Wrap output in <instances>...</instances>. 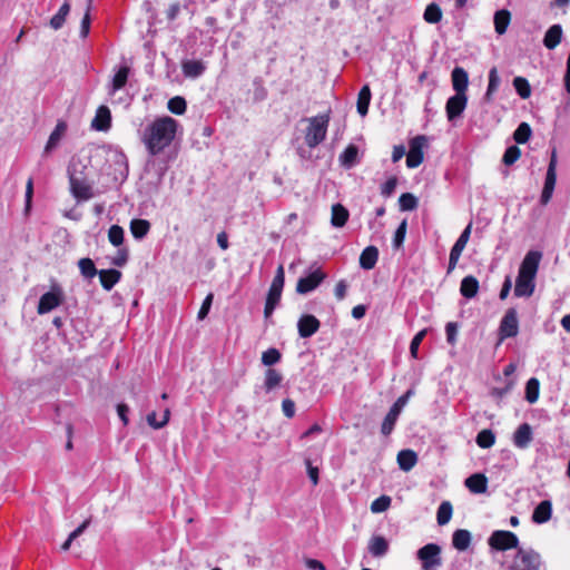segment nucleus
Instances as JSON below:
<instances>
[{
    "mask_svg": "<svg viewBox=\"0 0 570 570\" xmlns=\"http://www.w3.org/2000/svg\"><path fill=\"white\" fill-rule=\"evenodd\" d=\"M178 122L165 116L156 118L138 130L140 141L150 157L161 154L175 139Z\"/></svg>",
    "mask_w": 570,
    "mask_h": 570,
    "instance_id": "nucleus-1",
    "label": "nucleus"
},
{
    "mask_svg": "<svg viewBox=\"0 0 570 570\" xmlns=\"http://www.w3.org/2000/svg\"><path fill=\"white\" fill-rule=\"evenodd\" d=\"M541 258L542 254L538 250H529L525 254L515 279L514 295L517 297H530L533 294Z\"/></svg>",
    "mask_w": 570,
    "mask_h": 570,
    "instance_id": "nucleus-2",
    "label": "nucleus"
},
{
    "mask_svg": "<svg viewBox=\"0 0 570 570\" xmlns=\"http://www.w3.org/2000/svg\"><path fill=\"white\" fill-rule=\"evenodd\" d=\"M80 163H71L68 166L70 191L78 202L88 200L94 197L92 186L88 183Z\"/></svg>",
    "mask_w": 570,
    "mask_h": 570,
    "instance_id": "nucleus-3",
    "label": "nucleus"
},
{
    "mask_svg": "<svg viewBox=\"0 0 570 570\" xmlns=\"http://www.w3.org/2000/svg\"><path fill=\"white\" fill-rule=\"evenodd\" d=\"M328 122L330 111L308 118L305 142L309 148H315L326 138Z\"/></svg>",
    "mask_w": 570,
    "mask_h": 570,
    "instance_id": "nucleus-4",
    "label": "nucleus"
},
{
    "mask_svg": "<svg viewBox=\"0 0 570 570\" xmlns=\"http://www.w3.org/2000/svg\"><path fill=\"white\" fill-rule=\"evenodd\" d=\"M511 570H546L541 556L533 549L518 548Z\"/></svg>",
    "mask_w": 570,
    "mask_h": 570,
    "instance_id": "nucleus-5",
    "label": "nucleus"
},
{
    "mask_svg": "<svg viewBox=\"0 0 570 570\" xmlns=\"http://www.w3.org/2000/svg\"><path fill=\"white\" fill-rule=\"evenodd\" d=\"M414 394L412 389L407 390L403 395H401L390 407L387 414L385 415L382 425L381 432L383 435L387 436L392 433L395 423L401 414L403 407L407 404L410 397Z\"/></svg>",
    "mask_w": 570,
    "mask_h": 570,
    "instance_id": "nucleus-6",
    "label": "nucleus"
},
{
    "mask_svg": "<svg viewBox=\"0 0 570 570\" xmlns=\"http://www.w3.org/2000/svg\"><path fill=\"white\" fill-rule=\"evenodd\" d=\"M423 570H438L442 564L441 547L436 543H428L416 552Z\"/></svg>",
    "mask_w": 570,
    "mask_h": 570,
    "instance_id": "nucleus-7",
    "label": "nucleus"
},
{
    "mask_svg": "<svg viewBox=\"0 0 570 570\" xmlns=\"http://www.w3.org/2000/svg\"><path fill=\"white\" fill-rule=\"evenodd\" d=\"M489 546L498 551H505L509 549L519 548V539L511 531L495 530L488 539Z\"/></svg>",
    "mask_w": 570,
    "mask_h": 570,
    "instance_id": "nucleus-8",
    "label": "nucleus"
},
{
    "mask_svg": "<svg viewBox=\"0 0 570 570\" xmlns=\"http://www.w3.org/2000/svg\"><path fill=\"white\" fill-rule=\"evenodd\" d=\"M557 151L552 149L550 163L546 174L544 186L540 196V204L546 206L552 198L553 190L557 181Z\"/></svg>",
    "mask_w": 570,
    "mask_h": 570,
    "instance_id": "nucleus-9",
    "label": "nucleus"
},
{
    "mask_svg": "<svg viewBox=\"0 0 570 570\" xmlns=\"http://www.w3.org/2000/svg\"><path fill=\"white\" fill-rule=\"evenodd\" d=\"M63 301V292L59 285H53L51 289L41 295L37 312L40 315L47 314L58 307Z\"/></svg>",
    "mask_w": 570,
    "mask_h": 570,
    "instance_id": "nucleus-10",
    "label": "nucleus"
},
{
    "mask_svg": "<svg viewBox=\"0 0 570 570\" xmlns=\"http://www.w3.org/2000/svg\"><path fill=\"white\" fill-rule=\"evenodd\" d=\"M426 142L428 139L424 135H419L411 139L410 150L406 156V166L409 168H416L423 163V148L426 146Z\"/></svg>",
    "mask_w": 570,
    "mask_h": 570,
    "instance_id": "nucleus-11",
    "label": "nucleus"
},
{
    "mask_svg": "<svg viewBox=\"0 0 570 570\" xmlns=\"http://www.w3.org/2000/svg\"><path fill=\"white\" fill-rule=\"evenodd\" d=\"M471 229H472V223H469L468 226L463 229V232L459 236V238L456 239V242L454 243L453 247L451 248L450 257H449V265H448V274H450L455 268V266L460 259V256L470 239Z\"/></svg>",
    "mask_w": 570,
    "mask_h": 570,
    "instance_id": "nucleus-12",
    "label": "nucleus"
},
{
    "mask_svg": "<svg viewBox=\"0 0 570 570\" xmlns=\"http://www.w3.org/2000/svg\"><path fill=\"white\" fill-rule=\"evenodd\" d=\"M325 278L326 274L321 268H316L307 276L298 279L296 284V292L298 294H307L317 288Z\"/></svg>",
    "mask_w": 570,
    "mask_h": 570,
    "instance_id": "nucleus-13",
    "label": "nucleus"
},
{
    "mask_svg": "<svg viewBox=\"0 0 570 570\" xmlns=\"http://www.w3.org/2000/svg\"><path fill=\"white\" fill-rule=\"evenodd\" d=\"M501 338L514 337L519 332L518 312L514 307L507 309L500 323Z\"/></svg>",
    "mask_w": 570,
    "mask_h": 570,
    "instance_id": "nucleus-14",
    "label": "nucleus"
},
{
    "mask_svg": "<svg viewBox=\"0 0 570 570\" xmlns=\"http://www.w3.org/2000/svg\"><path fill=\"white\" fill-rule=\"evenodd\" d=\"M284 283H285L284 267L282 265H279L276 271V274L273 278V282L269 286L265 303L274 305V306H277L279 304Z\"/></svg>",
    "mask_w": 570,
    "mask_h": 570,
    "instance_id": "nucleus-15",
    "label": "nucleus"
},
{
    "mask_svg": "<svg viewBox=\"0 0 570 570\" xmlns=\"http://www.w3.org/2000/svg\"><path fill=\"white\" fill-rule=\"evenodd\" d=\"M468 104L466 94H455L450 97L445 105L446 117L449 121L461 117Z\"/></svg>",
    "mask_w": 570,
    "mask_h": 570,
    "instance_id": "nucleus-16",
    "label": "nucleus"
},
{
    "mask_svg": "<svg viewBox=\"0 0 570 570\" xmlns=\"http://www.w3.org/2000/svg\"><path fill=\"white\" fill-rule=\"evenodd\" d=\"M321 327V322L312 314H304L297 322L298 335L302 338L313 336Z\"/></svg>",
    "mask_w": 570,
    "mask_h": 570,
    "instance_id": "nucleus-17",
    "label": "nucleus"
},
{
    "mask_svg": "<svg viewBox=\"0 0 570 570\" xmlns=\"http://www.w3.org/2000/svg\"><path fill=\"white\" fill-rule=\"evenodd\" d=\"M533 433L529 423H522L513 434V444L519 449H527L532 442Z\"/></svg>",
    "mask_w": 570,
    "mask_h": 570,
    "instance_id": "nucleus-18",
    "label": "nucleus"
},
{
    "mask_svg": "<svg viewBox=\"0 0 570 570\" xmlns=\"http://www.w3.org/2000/svg\"><path fill=\"white\" fill-rule=\"evenodd\" d=\"M129 73L130 68L127 65L120 66L108 86V95L114 96L118 90L122 89L128 81Z\"/></svg>",
    "mask_w": 570,
    "mask_h": 570,
    "instance_id": "nucleus-19",
    "label": "nucleus"
},
{
    "mask_svg": "<svg viewBox=\"0 0 570 570\" xmlns=\"http://www.w3.org/2000/svg\"><path fill=\"white\" fill-rule=\"evenodd\" d=\"M465 487L474 494L485 493L488 490V479L482 473H474L465 479Z\"/></svg>",
    "mask_w": 570,
    "mask_h": 570,
    "instance_id": "nucleus-20",
    "label": "nucleus"
},
{
    "mask_svg": "<svg viewBox=\"0 0 570 570\" xmlns=\"http://www.w3.org/2000/svg\"><path fill=\"white\" fill-rule=\"evenodd\" d=\"M111 126V114L107 106H100L91 122V127L99 131H106Z\"/></svg>",
    "mask_w": 570,
    "mask_h": 570,
    "instance_id": "nucleus-21",
    "label": "nucleus"
},
{
    "mask_svg": "<svg viewBox=\"0 0 570 570\" xmlns=\"http://www.w3.org/2000/svg\"><path fill=\"white\" fill-rule=\"evenodd\" d=\"M206 70V65L202 60H184L181 62V71L186 78L197 79Z\"/></svg>",
    "mask_w": 570,
    "mask_h": 570,
    "instance_id": "nucleus-22",
    "label": "nucleus"
},
{
    "mask_svg": "<svg viewBox=\"0 0 570 570\" xmlns=\"http://www.w3.org/2000/svg\"><path fill=\"white\" fill-rule=\"evenodd\" d=\"M552 515V503L550 500L541 501L533 510L532 521L537 524L548 522Z\"/></svg>",
    "mask_w": 570,
    "mask_h": 570,
    "instance_id": "nucleus-23",
    "label": "nucleus"
},
{
    "mask_svg": "<svg viewBox=\"0 0 570 570\" xmlns=\"http://www.w3.org/2000/svg\"><path fill=\"white\" fill-rule=\"evenodd\" d=\"M452 86L455 94H465L469 85V75L462 67H455L451 73Z\"/></svg>",
    "mask_w": 570,
    "mask_h": 570,
    "instance_id": "nucleus-24",
    "label": "nucleus"
},
{
    "mask_svg": "<svg viewBox=\"0 0 570 570\" xmlns=\"http://www.w3.org/2000/svg\"><path fill=\"white\" fill-rule=\"evenodd\" d=\"M379 259V249L370 245L363 249V252L360 255V266L365 269L370 271L375 267Z\"/></svg>",
    "mask_w": 570,
    "mask_h": 570,
    "instance_id": "nucleus-25",
    "label": "nucleus"
},
{
    "mask_svg": "<svg viewBox=\"0 0 570 570\" xmlns=\"http://www.w3.org/2000/svg\"><path fill=\"white\" fill-rule=\"evenodd\" d=\"M99 279L105 291H111L112 287L120 281L121 272L118 269H101L99 271Z\"/></svg>",
    "mask_w": 570,
    "mask_h": 570,
    "instance_id": "nucleus-26",
    "label": "nucleus"
},
{
    "mask_svg": "<svg viewBox=\"0 0 570 570\" xmlns=\"http://www.w3.org/2000/svg\"><path fill=\"white\" fill-rule=\"evenodd\" d=\"M399 468L404 471H411L417 462V454L410 449L401 450L396 458Z\"/></svg>",
    "mask_w": 570,
    "mask_h": 570,
    "instance_id": "nucleus-27",
    "label": "nucleus"
},
{
    "mask_svg": "<svg viewBox=\"0 0 570 570\" xmlns=\"http://www.w3.org/2000/svg\"><path fill=\"white\" fill-rule=\"evenodd\" d=\"M562 35L563 31L561 24H552L544 35V47L550 50L554 49L561 42Z\"/></svg>",
    "mask_w": 570,
    "mask_h": 570,
    "instance_id": "nucleus-28",
    "label": "nucleus"
},
{
    "mask_svg": "<svg viewBox=\"0 0 570 570\" xmlns=\"http://www.w3.org/2000/svg\"><path fill=\"white\" fill-rule=\"evenodd\" d=\"M357 157H358V147L354 144H350L343 153L340 155V164L346 168L350 169L354 167L357 164Z\"/></svg>",
    "mask_w": 570,
    "mask_h": 570,
    "instance_id": "nucleus-29",
    "label": "nucleus"
},
{
    "mask_svg": "<svg viewBox=\"0 0 570 570\" xmlns=\"http://www.w3.org/2000/svg\"><path fill=\"white\" fill-rule=\"evenodd\" d=\"M368 551L373 557L381 558L389 551V542L382 535H374L368 542Z\"/></svg>",
    "mask_w": 570,
    "mask_h": 570,
    "instance_id": "nucleus-30",
    "label": "nucleus"
},
{
    "mask_svg": "<svg viewBox=\"0 0 570 570\" xmlns=\"http://www.w3.org/2000/svg\"><path fill=\"white\" fill-rule=\"evenodd\" d=\"M471 532L465 529H458L452 535V546L459 551H465L471 544Z\"/></svg>",
    "mask_w": 570,
    "mask_h": 570,
    "instance_id": "nucleus-31",
    "label": "nucleus"
},
{
    "mask_svg": "<svg viewBox=\"0 0 570 570\" xmlns=\"http://www.w3.org/2000/svg\"><path fill=\"white\" fill-rule=\"evenodd\" d=\"M478 291L479 281L474 276L469 275L462 279L460 286V293L462 296L465 298H473L478 294Z\"/></svg>",
    "mask_w": 570,
    "mask_h": 570,
    "instance_id": "nucleus-32",
    "label": "nucleus"
},
{
    "mask_svg": "<svg viewBox=\"0 0 570 570\" xmlns=\"http://www.w3.org/2000/svg\"><path fill=\"white\" fill-rule=\"evenodd\" d=\"M66 129H67V126L63 121H59L56 125L55 129L50 134L49 139L46 144V147L43 150L45 154H49L52 149H55L59 145L60 139H61L62 135L65 134Z\"/></svg>",
    "mask_w": 570,
    "mask_h": 570,
    "instance_id": "nucleus-33",
    "label": "nucleus"
},
{
    "mask_svg": "<svg viewBox=\"0 0 570 570\" xmlns=\"http://www.w3.org/2000/svg\"><path fill=\"white\" fill-rule=\"evenodd\" d=\"M348 210L342 204H334L332 206L331 224L334 227H343L348 219Z\"/></svg>",
    "mask_w": 570,
    "mask_h": 570,
    "instance_id": "nucleus-34",
    "label": "nucleus"
},
{
    "mask_svg": "<svg viewBox=\"0 0 570 570\" xmlns=\"http://www.w3.org/2000/svg\"><path fill=\"white\" fill-rule=\"evenodd\" d=\"M371 97H372V95H371L370 87L367 85H364L358 92L357 104H356L357 112L362 117L367 115L368 106L371 102Z\"/></svg>",
    "mask_w": 570,
    "mask_h": 570,
    "instance_id": "nucleus-35",
    "label": "nucleus"
},
{
    "mask_svg": "<svg viewBox=\"0 0 570 570\" xmlns=\"http://www.w3.org/2000/svg\"><path fill=\"white\" fill-rule=\"evenodd\" d=\"M150 223L146 219H132L130 222V232L135 239L141 240L149 232Z\"/></svg>",
    "mask_w": 570,
    "mask_h": 570,
    "instance_id": "nucleus-36",
    "label": "nucleus"
},
{
    "mask_svg": "<svg viewBox=\"0 0 570 570\" xmlns=\"http://www.w3.org/2000/svg\"><path fill=\"white\" fill-rule=\"evenodd\" d=\"M69 12H70V3L67 0L59 8L58 12L50 19V22H49L50 27L53 30H59L60 28H62Z\"/></svg>",
    "mask_w": 570,
    "mask_h": 570,
    "instance_id": "nucleus-37",
    "label": "nucleus"
},
{
    "mask_svg": "<svg viewBox=\"0 0 570 570\" xmlns=\"http://www.w3.org/2000/svg\"><path fill=\"white\" fill-rule=\"evenodd\" d=\"M501 79L498 73V70L495 67L491 68L489 71V83L488 88L484 95V100L490 102L492 100L493 94L498 90L500 86Z\"/></svg>",
    "mask_w": 570,
    "mask_h": 570,
    "instance_id": "nucleus-38",
    "label": "nucleus"
},
{
    "mask_svg": "<svg viewBox=\"0 0 570 570\" xmlns=\"http://www.w3.org/2000/svg\"><path fill=\"white\" fill-rule=\"evenodd\" d=\"M283 380L282 374L275 368H268L265 372L264 389L266 392H271L281 384Z\"/></svg>",
    "mask_w": 570,
    "mask_h": 570,
    "instance_id": "nucleus-39",
    "label": "nucleus"
},
{
    "mask_svg": "<svg viewBox=\"0 0 570 570\" xmlns=\"http://www.w3.org/2000/svg\"><path fill=\"white\" fill-rule=\"evenodd\" d=\"M510 12L508 10H499L494 14V27L499 35H503L510 23Z\"/></svg>",
    "mask_w": 570,
    "mask_h": 570,
    "instance_id": "nucleus-40",
    "label": "nucleus"
},
{
    "mask_svg": "<svg viewBox=\"0 0 570 570\" xmlns=\"http://www.w3.org/2000/svg\"><path fill=\"white\" fill-rule=\"evenodd\" d=\"M539 392H540V382L535 377H531L528 380L525 384V400L533 404L539 399Z\"/></svg>",
    "mask_w": 570,
    "mask_h": 570,
    "instance_id": "nucleus-41",
    "label": "nucleus"
},
{
    "mask_svg": "<svg viewBox=\"0 0 570 570\" xmlns=\"http://www.w3.org/2000/svg\"><path fill=\"white\" fill-rule=\"evenodd\" d=\"M78 267L81 275L86 278H94L99 274V271L96 268L94 261L89 257L79 259Z\"/></svg>",
    "mask_w": 570,
    "mask_h": 570,
    "instance_id": "nucleus-42",
    "label": "nucleus"
},
{
    "mask_svg": "<svg viewBox=\"0 0 570 570\" xmlns=\"http://www.w3.org/2000/svg\"><path fill=\"white\" fill-rule=\"evenodd\" d=\"M453 508L450 501H443L436 512V521L439 525H444L451 520Z\"/></svg>",
    "mask_w": 570,
    "mask_h": 570,
    "instance_id": "nucleus-43",
    "label": "nucleus"
},
{
    "mask_svg": "<svg viewBox=\"0 0 570 570\" xmlns=\"http://www.w3.org/2000/svg\"><path fill=\"white\" fill-rule=\"evenodd\" d=\"M476 444L482 449L491 448L495 442V434L490 429L480 431L475 438Z\"/></svg>",
    "mask_w": 570,
    "mask_h": 570,
    "instance_id": "nucleus-44",
    "label": "nucleus"
},
{
    "mask_svg": "<svg viewBox=\"0 0 570 570\" xmlns=\"http://www.w3.org/2000/svg\"><path fill=\"white\" fill-rule=\"evenodd\" d=\"M532 129L528 122H521L513 132L517 144H525L531 138Z\"/></svg>",
    "mask_w": 570,
    "mask_h": 570,
    "instance_id": "nucleus-45",
    "label": "nucleus"
},
{
    "mask_svg": "<svg viewBox=\"0 0 570 570\" xmlns=\"http://www.w3.org/2000/svg\"><path fill=\"white\" fill-rule=\"evenodd\" d=\"M424 20L428 23H438L442 19V10L439 4L436 3H430L424 11L423 14Z\"/></svg>",
    "mask_w": 570,
    "mask_h": 570,
    "instance_id": "nucleus-46",
    "label": "nucleus"
},
{
    "mask_svg": "<svg viewBox=\"0 0 570 570\" xmlns=\"http://www.w3.org/2000/svg\"><path fill=\"white\" fill-rule=\"evenodd\" d=\"M513 87L517 94L522 98L527 99L531 95V87L529 81L523 77H515L513 79Z\"/></svg>",
    "mask_w": 570,
    "mask_h": 570,
    "instance_id": "nucleus-47",
    "label": "nucleus"
},
{
    "mask_svg": "<svg viewBox=\"0 0 570 570\" xmlns=\"http://www.w3.org/2000/svg\"><path fill=\"white\" fill-rule=\"evenodd\" d=\"M399 205L403 212L414 210L417 207V198L411 193H404L399 198Z\"/></svg>",
    "mask_w": 570,
    "mask_h": 570,
    "instance_id": "nucleus-48",
    "label": "nucleus"
},
{
    "mask_svg": "<svg viewBox=\"0 0 570 570\" xmlns=\"http://www.w3.org/2000/svg\"><path fill=\"white\" fill-rule=\"evenodd\" d=\"M167 107L170 112L175 115H183L186 111L187 104L185 98L176 96L168 100Z\"/></svg>",
    "mask_w": 570,
    "mask_h": 570,
    "instance_id": "nucleus-49",
    "label": "nucleus"
},
{
    "mask_svg": "<svg viewBox=\"0 0 570 570\" xmlns=\"http://www.w3.org/2000/svg\"><path fill=\"white\" fill-rule=\"evenodd\" d=\"M281 357H282L281 352L275 347H271V348L266 350L265 352H263L262 363L265 366H272V365L278 363L281 361Z\"/></svg>",
    "mask_w": 570,
    "mask_h": 570,
    "instance_id": "nucleus-50",
    "label": "nucleus"
},
{
    "mask_svg": "<svg viewBox=\"0 0 570 570\" xmlns=\"http://www.w3.org/2000/svg\"><path fill=\"white\" fill-rule=\"evenodd\" d=\"M108 239L109 242L119 247L124 243V229L119 225H111L108 230Z\"/></svg>",
    "mask_w": 570,
    "mask_h": 570,
    "instance_id": "nucleus-51",
    "label": "nucleus"
},
{
    "mask_svg": "<svg viewBox=\"0 0 570 570\" xmlns=\"http://www.w3.org/2000/svg\"><path fill=\"white\" fill-rule=\"evenodd\" d=\"M521 156V150L518 146H510L505 149L502 161L505 166L513 165Z\"/></svg>",
    "mask_w": 570,
    "mask_h": 570,
    "instance_id": "nucleus-52",
    "label": "nucleus"
},
{
    "mask_svg": "<svg viewBox=\"0 0 570 570\" xmlns=\"http://www.w3.org/2000/svg\"><path fill=\"white\" fill-rule=\"evenodd\" d=\"M391 505V498L381 495L371 503V511L373 513H381L386 511Z\"/></svg>",
    "mask_w": 570,
    "mask_h": 570,
    "instance_id": "nucleus-53",
    "label": "nucleus"
},
{
    "mask_svg": "<svg viewBox=\"0 0 570 570\" xmlns=\"http://www.w3.org/2000/svg\"><path fill=\"white\" fill-rule=\"evenodd\" d=\"M406 227L407 223L405 219L397 226L393 236V247L395 249H399L403 245L406 235Z\"/></svg>",
    "mask_w": 570,
    "mask_h": 570,
    "instance_id": "nucleus-54",
    "label": "nucleus"
},
{
    "mask_svg": "<svg viewBox=\"0 0 570 570\" xmlns=\"http://www.w3.org/2000/svg\"><path fill=\"white\" fill-rule=\"evenodd\" d=\"M169 415H170V412L168 409L165 410L164 412V417L161 421H157L156 419V413L155 412H151L147 415V422L148 424L154 428V429H161L163 426H165L169 420Z\"/></svg>",
    "mask_w": 570,
    "mask_h": 570,
    "instance_id": "nucleus-55",
    "label": "nucleus"
},
{
    "mask_svg": "<svg viewBox=\"0 0 570 570\" xmlns=\"http://www.w3.org/2000/svg\"><path fill=\"white\" fill-rule=\"evenodd\" d=\"M213 299H214V294L213 293H209L205 299L203 301V304L198 311V314H197V318L199 321L204 320L207 317L209 311H210V307H212V304H213Z\"/></svg>",
    "mask_w": 570,
    "mask_h": 570,
    "instance_id": "nucleus-56",
    "label": "nucleus"
},
{
    "mask_svg": "<svg viewBox=\"0 0 570 570\" xmlns=\"http://www.w3.org/2000/svg\"><path fill=\"white\" fill-rule=\"evenodd\" d=\"M426 334V331L425 330H422L420 331L419 333L415 334V336L412 338L411 341V344H410V353L411 355L416 358L417 357V351H419V346L422 342V340L424 338Z\"/></svg>",
    "mask_w": 570,
    "mask_h": 570,
    "instance_id": "nucleus-57",
    "label": "nucleus"
},
{
    "mask_svg": "<svg viewBox=\"0 0 570 570\" xmlns=\"http://www.w3.org/2000/svg\"><path fill=\"white\" fill-rule=\"evenodd\" d=\"M396 185H397V179L396 177H391L389 178L381 187V194L384 196V197H390L394 194L395 191V188H396Z\"/></svg>",
    "mask_w": 570,
    "mask_h": 570,
    "instance_id": "nucleus-58",
    "label": "nucleus"
},
{
    "mask_svg": "<svg viewBox=\"0 0 570 570\" xmlns=\"http://www.w3.org/2000/svg\"><path fill=\"white\" fill-rule=\"evenodd\" d=\"M445 334H446V341L449 344H454L456 342V335H458V325L454 322H449L445 325Z\"/></svg>",
    "mask_w": 570,
    "mask_h": 570,
    "instance_id": "nucleus-59",
    "label": "nucleus"
},
{
    "mask_svg": "<svg viewBox=\"0 0 570 570\" xmlns=\"http://www.w3.org/2000/svg\"><path fill=\"white\" fill-rule=\"evenodd\" d=\"M305 464H306V471H307V475H308L309 480L312 481V483L314 485H316L318 483V473H320L318 468L314 466L309 459L305 460Z\"/></svg>",
    "mask_w": 570,
    "mask_h": 570,
    "instance_id": "nucleus-60",
    "label": "nucleus"
},
{
    "mask_svg": "<svg viewBox=\"0 0 570 570\" xmlns=\"http://www.w3.org/2000/svg\"><path fill=\"white\" fill-rule=\"evenodd\" d=\"M128 261V249L127 248H120L117 252V255L112 258V264L118 267H122L126 265Z\"/></svg>",
    "mask_w": 570,
    "mask_h": 570,
    "instance_id": "nucleus-61",
    "label": "nucleus"
},
{
    "mask_svg": "<svg viewBox=\"0 0 570 570\" xmlns=\"http://www.w3.org/2000/svg\"><path fill=\"white\" fill-rule=\"evenodd\" d=\"M90 3L88 4V8H87V11L81 20V24H80V36L82 38H86L89 33V30H90Z\"/></svg>",
    "mask_w": 570,
    "mask_h": 570,
    "instance_id": "nucleus-62",
    "label": "nucleus"
},
{
    "mask_svg": "<svg viewBox=\"0 0 570 570\" xmlns=\"http://www.w3.org/2000/svg\"><path fill=\"white\" fill-rule=\"evenodd\" d=\"M282 410L286 417L291 419L295 415V403L291 399H284L282 402Z\"/></svg>",
    "mask_w": 570,
    "mask_h": 570,
    "instance_id": "nucleus-63",
    "label": "nucleus"
},
{
    "mask_svg": "<svg viewBox=\"0 0 570 570\" xmlns=\"http://www.w3.org/2000/svg\"><path fill=\"white\" fill-rule=\"evenodd\" d=\"M346 291H347V283L345 279H341L336 286H335V289H334V294L336 296V298L338 301H342L345 298L346 296Z\"/></svg>",
    "mask_w": 570,
    "mask_h": 570,
    "instance_id": "nucleus-64",
    "label": "nucleus"
}]
</instances>
